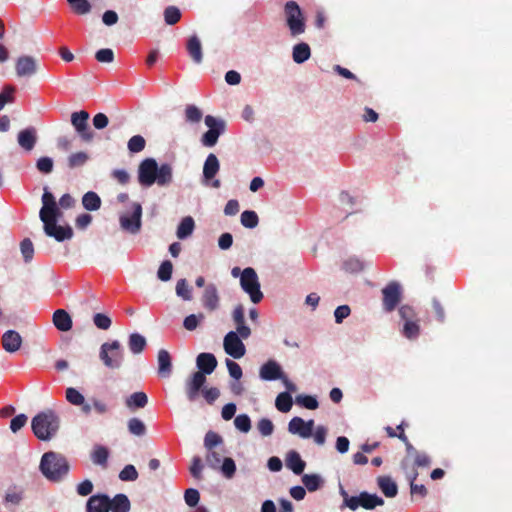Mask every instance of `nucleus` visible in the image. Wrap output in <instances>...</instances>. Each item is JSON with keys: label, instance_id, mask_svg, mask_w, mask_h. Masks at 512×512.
Returning <instances> with one entry per match:
<instances>
[{"label": "nucleus", "instance_id": "nucleus-1", "mask_svg": "<svg viewBox=\"0 0 512 512\" xmlns=\"http://www.w3.org/2000/svg\"><path fill=\"white\" fill-rule=\"evenodd\" d=\"M41 202L42 207L39 211V218L43 223L45 234L55 238L59 242L72 238L73 231L71 227L59 226L57 225V221L62 216L61 208H72L75 205V199L70 194L66 193L62 195L57 203L54 195L45 187Z\"/></svg>", "mask_w": 512, "mask_h": 512}, {"label": "nucleus", "instance_id": "nucleus-2", "mask_svg": "<svg viewBox=\"0 0 512 512\" xmlns=\"http://www.w3.org/2000/svg\"><path fill=\"white\" fill-rule=\"evenodd\" d=\"M232 320L236 330L229 331L223 339V348L226 354L234 359H240L246 354V347L243 339L251 336V329L245 323V309L242 304H238L232 311Z\"/></svg>", "mask_w": 512, "mask_h": 512}, {"label": "nucleus", "instance_id": "nucleus-3", "mask_svg": "<svg viewBox=\"0 0 512 512\" xmlns=\"http://www.w3.org/2000/svg\"><path fill=\"white\" fill-rule=\"evenodd\" d=\"M138 181L144 187L155 183L161 187L169 186L173 181V167L169 163L158 166L154 158H146L139 164Z\"/></svg>", "mask_w": 512, "mask_h": 512}, {"label": "nucleus", "instance_id": "nucleus-4", "mask_svg": "<svg viewBox=\"0 0 512 512\" xmlns=\"http://www.w3.org/2000/svg\"><path fill=\"white\" fill-rule=\"evenodd\" d=\"M39 470L49 481L59 482L68 474L69 464L63 455L49 451L42 455Z\"/></svg>", "mask_w": 512, "mask_h": 512}, {"label": "nucleus", "instance_id": "nucleus-5", "mask_svg": "<svg viewBox=\"0 0 512 512\" xmlns=\"http://www.w3.org/2000/svg\"><path fill=\"white\" fill-rule=\"evenodd\" d=\"M60 427V418L53 410H45L32 418L31 428L41 441H49L56 436Z\"/></svg>", "mask_w": 512, "mask_h": 512}, {"label": "nucleus", "instance_id": "nucleus-6", "mask_svg": "<svg viewBox=\"0 0 512 512\" xmlns=\"http://www.w3.org/2000/svg\"><path fill=\"white\" fill-rule=\"evenodd\" d=\"M120 228L132 235L140 232L142 227V206L138 202H129L119 212Z\"/></svg>", "mask_w": 512, "mask_h": 512}, {"label": "nucleus", "instance_id": "nucleus-7", "mask_svg": "<svg viewBox=\"0 0 512 512\" xmlns=\"http://www.w3.org/2000/svg\"><path fill=\"white\" fill-rule=\"evenodd\" d=\"M339 494L343 498L342 507H348L352 511L357 510L359 507L371 510L384 504V500L377 494L361 492L357 496H350L342 485H339Z\"/></svg>", "mask_w": 512, "mask_h": 512}, {"label": "nucleus", "instance_id": "nucleus-8", "mask_svg": "<svg viewBox=\"0 0 512 512\" xmlns=\"http://www.w3.org/2000/svg\"><path fill=\"white\" fill-rule=\"evenodd\" d=\"M286 24L292 37H298L306 29L305 18L295 1H288L284 8Z\"/></svg>", "mask_w": 512, "mask_h": 512}, {"label": "nucleus", "instance_id": "nucleus-9", "mask_svg": "<svg viewBox=\"0 0 512 512\" xmlns=\"http://www.w3.org/2000/svg\"><path fill=\"white\" fill-rule=\"evenodd\" d=\"M99 358L107 368H120L124 359L121 343L118 340L103 343L100 347Z\"/></svg>", "mask_w": 512, "mask_h": 512}, {"label": "nucleus", "instance_id": "nucleus-10", "mask_svg": "<svg viewBox=\"0 0 512 512\" xmlns=\"http://www.w3.org/2000/svg\"><path fill=\"white\" fill-rule=\"evenodd\" d=\"M205 125L208 127V131L202 135L201 143L205 147H214L218 138L226 130V122L224 119L207 115L204 118Z\"/></svg>", "mask_w": 512, "mask_h": 512}, {"label": "nucleus", "instance_id": "nucleus-11", "mask_svg": "<svg viewBox=\"0 0 512 512\" xmlns=\"http://www.w3.org/2000/svg\"><path fill=\"white\" fill-rule=\"evenodd\" d=\"M240 286L242 290L249 295L250 300L254 304L259 303L263 299L258 275L252 267L244 269V273L240 279Z\"/></svg>", "mask_w": 512, "mask_h": 512}, {"label": "nucleus", "instance_id": "nucleus-12", "mask_svg": "<svg viewBox=\"0 0 512 512\" xmlns=\"http://www.w3.org/2000/svg\"><path fill=\"white\" fill-rule=\"evenodd\" d=\"M220 170V162L217 156L213 153H210L203 165V174L201 183L205 186H209L212 188H219L221 186V182L219 179H216V175Z\"/></svg>", "mask_w": 512, "mask_h": 512}, {"label": "nucleus", "instance_id": "nucleus-13", "mask_svg": "<svg viewBox=\"0 0 512 512\" xmlns=\"http://www.w3.org/2000/svg\"><path fill=\"white\" fill-rule=\"evenodd\" d=\"M89 113L81 110L71 114V123L83 141L89 142L93 139V132L88 127Z\"/></svg>", "mask_w": 512, "mask_h": 512}, {"label": "nucleus", "instance_id": "nucleus-14", "mask_svg": "<svg viewBox=\"0 0 512 512\" xmlns=\"http://www.w3.org/2000/svg\"><path fill=\"white\" fill-rule=\"evenodd\" d=\"M201 305L207 312H214L220 307V294L216 284L208 283L201 294Z\"/></svg>", "mask_w": 512, "mask_h": 512}, {"label": "nucleus", "instance_id": "nucleus-15", "mask_svg": "<svg viewBox=\"0 0 512 512\" xmlns=\"http://www.w3.org/2000/svg\"><path fill=\"white\" fill-rule=\"evenodd\" d=\"M314 428V420L304 421L301 417H293L288 423V431L301 438H310Z\"/></svg>", "mask_w": 512, "mask_h": 512}, {"label": "nucleus", "instance_id": "nucleus-16", "mask_svg": "<svg viewBox=\"0 0 512 512\" xmlns=\"http://www.w3.org/2000/svg\"><path fill=\"white\" fill-rule=\"evenodd\" d=\"M284 371L281 365L273 359L265 362L259 369V377L263 381H275L283 378Z\"/></svg>", "mask_w": 512, "mask_h": 512}, {"label": "nucleus", "instance_id": "nucleus-17", "mask_svg": "<svg viewBox=\"0 0 512 512\" xmlns=\"http://www.w3.org/2000/svg\"><path fill=\"white\" fill-rule=\"evenodd\" d=\"M206 382V376L201 372H194L190 378L186 380V395L190 402H194L202 391V387Z\"/></svg>", "mask_w": 512, "mask_h": 512}, {"label": "nucleus", "instance_id": "nucleus-18", "mask_svg": "<svg viewBox=\"0 0 512 512\" xmlns=\"http://www.w3.org/2000/svg\"><path fill=\"white\" fill-rule=\"evenodd\" d=\"M382 293L384 309L387 312L393 311L400 301V285L392 282L383 289Z\"/></svg>", "mask_w": 512, "mask_h": 512}, {"label": "nucleus", "instance_id": "nucleus-19", "mask_svg": "<svg viewBox=\"0 0 512 512\" xmlns=\"http://www.w3.org/2000/svg\"><path fill=\"white\" fill-rule=\"evenodd\" d=\"M15 69L18 77H30L37 72V62L32 56H21L16 61Z\"/></svg>", "mask_w": 512, "mask_h": 512}, {"label": "nucleus", "instance_id": "nucleus-20", "mask_svg": "<svg viewBox=\"0 0 512 512\" xmlns=\"http://www.w3.org/2000/svg\"><path fill=\"white\" fill-rule=\"evenodd\" d=\"M158 375L161 378H169L173 371L172 358L165 349H160L157 354Z\"/></svg>", "mask_w": 512, "mask_h": 512}, {"label": "nucleus", "instance_id": "nucleus-21", "mask_svg": "<svg viewBox=\"0 0 512 512\" xmlns=\"http://www.w3.org/2000/svg\"><path fill=\"white\" fill-rule=\"evenodd\" d=\"M17 142L25 151H31L37 143V130L34 127H28L18 133Z\"/></svg>", "mask_w": 512, "mask_h": 512}, {"label": "nucleus", "instance_id": "nucleus-22", "mask_svg": "<svg viewBox=\"0 0 512 512\" xmlns=\"http://www.w3.org/2000/svg\"><path fill=\"white\" fill-rule=\"evenodd\" d=\"M25 491L22 487L13 486L10 487L4 496L3 503L10 510L14 511L15 508L24 499Z\"/></svg>", "mask_w": 512, "mask_h": 512}, {"label": "nucleus", "instance_id": "nucleus-23", "mask_svg": "<svg viewBox=\"0 0 512 512\" xmlns=\"http://www.w3.org/2000/svg\"><path fill=\"white\" fill-rule=\"evenodd\" d=\"M22 344L21 335L15 330H8L2 336V346L6 352L14 353L18 351Z\"/></svg>", "mask_w": 512, "mask_h": 512}, {"label": "nucleus", "instance_id": "nucleus-24", "mask_svg": "<svg viewBox=\"0 0 512 512\" xmlns=\"http://www.w3.org/2000/svg\"><path fill=\"white\" fill-rule=\"evenodd\" d=\"M110 498L104 494L93 495L89 498L87 512H109Z\"/></svg>", "mask_w": 512, "mask_h": 512}, {"label": "nucleus", "instance_id": "nucleus-25", "mask_svg": "<svg viewBox=\"0 0 512 512\" xmlns=\"http://www.w3.org/2000/svg\"><path fill=\"white\" fill-rule=\"evenodd\" d=\"M198 372L210 375L217 367V359L212 353H200L196 359Z\"/></svg>", "mask_w": 512, "mask_h": 512}, {"label": "nucleus", "instance_id": "nucleus-26", "mask_svg": "<svg viewBox=\"0 0 512 512\" xmlns=\"http://www.w3.org/2000/svg\"><path fill=\"white\" fill-rule=\"evenodd\" d=\"M188 55L195 64H201L203 61L202 44L197 35L189 37L186 43Z\"/></svg>", "mask_w": 512, "mask_h": 512}, {"label": "nucleus", "instance_id": "nucleus-27", "mask_svg": "<svg viewBox=\"0 0 512 512\" xmlns=\"http://www.w3.org/2000/svg\"><path fill=\"white\" fill-rule=\"evenodd\" d=\"M285 463L287 468L296 475L302 474L306 467V462L302 460L300 454L295 450H291L287 453Z\"/></svg>", "mask_w": 512, "mask_h": 512}, {"label": "nucleus", "instance_id": "nucleus-28", "mask_svg": "<svg viewBox=\"0 0 512 512\" xmlns=\"http://www.w3.org/2000/svg\"><path fill=\"white\" fill-rule=\"evenodd\" d=\"M53 324L58 330L66 332L72 328V319L65 310L58 309L53 314Z\"/></svg>", "mask_w": 512, "mask_h": 512}, {"label": "nucleus", "instance_id": "nucleus-29", "mask_svg": "<svg viewBox=\"0 0 512 512\" xmlns=\"http://www.w3.org/2000/svg\"><path fill=\"white\" fill-rule=\"evenodd\" d=\"M311 56V49L310 46L305 43L301 42L293 46L292 49V59L297 64H302L305 61H307Z\"/></svg>", "mask_w": 512, "mask_h": 512}, {"label": "nucleus", "instance_id": "nucleus-30", "mask_svg": "<svg viewBox=\"0 0 512 512\" xmlns=\"http://www.w3.org/2000/svg\"><path fill=\"white\" fill-rule=\"evenodd\" d=\"M91 460L95 465L103 468L107 467V460L109 457V450L103 445H95L91 451Z\"/></svg>", "mask_w": 512, "mask_h": 512}, {"label": "nucleus", "instance_id": "nucleus-31", "mask_svg": "<svg viewBox=\"0 0 512 512\" xmlns=\"http://www.w3.org/2000/svg\"><path fill=\"white\" fill-rule=\"evenodd\" d=\"M194 228V219L191 216H186L180 221L177 227L176 235L179 239L184 240L192 235Z\"/></svg>", "mask_w": 512, "mask_h": 512}, {"label": "nucleus", "instance_id": "nucleus-32", "mask_svg": "<svg viewBox=\"0 0 512 512\" xmlns=\"http://www.w3.org/2000/svg\"><path fill=\"white\" fill-rule=\"evenodd\" d=\"M130 501L125 494H117L113 499H110L109 510L112 512H129Z\"/></svg>", "mask_w": 512, "mask_h": 512}, {"label": "nucleus", "instance_id": "nucleus-33", "mask_svg": "<svg viewBox=\"0 0 512 512\" xmlns=\"http://www.w3.org/2000/svg\"><path fill=\"white\" fill-rule=\"evenodd\" d=\"M146 338L139 333H132L128 338V347L133 354H140L146 347Z\"/></svg>", "mask_w": 512, "mask_h": 512}, {"label": "nucleus", "instance_id": "nucleus-34", "mask_svg": "<svg viewBox=\"0 0 512 512\" xmlns=\"http://www.w3.org/2000/svg\"><path fill=\"white\" fill-rule=\"evenodd\" d=\"M378 486L386 497H395L398 493L397 484L390 477H379Z\"/></svg>", "mask_w": 512, "mask_h": 512}, {"label": "nucleus", "instance_id": "nucleus-35", "mask_svg": "<svg viewBox=\"0 0 512 512\" xmlns=\"http://www.w3.org/2000/svg\"><path fill=\"white\" fill-rule=\"evenodd\" d=\"M302 483L309 492H315L323 486L324 480L319 474H304Z\"/></svg>", "mask_w": 512, "mask_h": 512}, {"label": "nucleus", "instance_id": "nucleus-36", "mask_svg": "<svg viewBox=\"0 0 512 512\" xmlns=\"http://www.w3.org/2000/svg\"><path fill=\"white\" fill-rule=\"evenodd\" d=\"M82 204L86 210L96 211L101 206V199L97 193L89 191L83 195Z\"/></svg>", "mask_w": 512, "mask_h": 512}, {"label": "nucleus", "instance_id": "nucleus-37", "mask_svg": "<svg viewBox=\"0 0 512 512\" xmlns=\"http://www.w3.org/2000/svg\"><path fill=\"white\" fill-rule=\"evenodd\" d=\"M147 402L148 398L144 392H135L126 399V406L130 409L143 408Z\"/></svg>", "mask_w": 512, "mask_h": 512}, {"label": "nucleus", "instance_id": "nucleus-38", "mask_svg": "<svg viewBox=\"0 0 512 512\" xmlns=\"http://www.w3.org/2000/svg\"><path fill=\"white\" fill-rule=\"evenodd\" d=\"M175 292L178 297H180L184 301H191L192 296V288L188 285L186 279H179L176 283Z\"/></svg>", "mask_w": 512, "mask_h": 512}, {"label": "nucleus", "instance_id": "nucleus-39", "mask_svg": "<svg viewBox=\"0 0 512 512\" xmlns=\"http://www.w3.org/2000/svg\"><path fill=\"white\" fill-rule=\"evenodd\" d=\"M292 405V397L288 392H282L276 397L275 406L280 412H289L292 408Z\"/></svg>", "mask_w": 512, "mask_h": 512}, {"label": "nucleus", "instance_id": "nucleus-40", "mask_svg": "<svg viewBox=\"0 0 512 512\" xmlns=\"http://www.w3.org/2000/svg\"><path fill=\"white\" fill-rule=\"evenodd\" d=\"M184 114L185 120L191 124L199 123L203 117L202 110L194 104L187 105Z\"/></svg>", "mask_w": 512, "mask_h": 512}, {"label": "nucleus", "instance_id": "nucleus-41", "mask_svg": "<svg viewBox=\"0 0 512 512\" xmlns=\"http://www.w3.org/2000/svg\"><path fill=\"white\" fill-rule=\"evenodd\" d=\"M89 160V155L86 152H76L71 154L67 161L70 169H75L84 166Z\"/></svg>", "mask_w": 512, "mask_h": 512}, {"label": "nucleus", "instance_id": "nucleus-42", "mask_svg": "<svg viewBox=\"0 0 512 512\" xmlns=\"http://www.w3.org/2000/svg\"><path fill=\"white\" fill-rule=\"evenodd\" d=\"M217 470H220V472L225 478L231 479L234 477L236 472L235 461L230 457H226L223 459L222 463L220 464V467Z\"/></svg>", "mask_w": 512, "mask_h": 512}, {"label": "nucleus", "instance_id": "nucleus-43", "mask_svg": "<svg viewBox=\"0 0 512 512\" xmlns=\"http://www.w3.org/2000/svg\"><path fill=\"white\" fill-rule=\"evenodd\" d=\"M241 224L246 228H255L258 225L259 219L256 212L252 210H246L241 214Z\"/></svg>", "mask_w": 512, "mask_h": 512}, {"label": "nucleus", "instance_id": "nucleus-44", "mask_svg": "<svg viewBox=\"0 0 512 512\" xmlns=\"http://www.w3.org/2000/svg\"><path fill=\"white\" fill-rule=\"evenodd\" d=\"M181 18V11L176 6H168L164 10V20L167 25L176 24Z\"/></svg>", "mask_w": 512, "mask_h": 512}, {"label": "nucleus", "instance_id": "nucleus-45", "mask_svg": "<svg viewBox=\"0 0 512 512\" xmlns=\"http://www.w3.org/2000/svg\"><path fill=\"white\" fill-rule=\"evenodd\" d=\"M20 250L23 256V259L26 263L30 262L34 256V246L32 241L29 238H25L20 243Z\"/></svg>", "mask_w": 512, "mask_h": 512}, {"label": "nucleus", "instance_id": "nucleus-46", "mask_svg": "<svg viewBox=\"0 0 512 512\" xmlns=\"http://www.w3.org/2000/svg\"><path fill=\"white\" fill-rule=\"evenodd\" d=\"M65 396L67 401L72 405L80 406L84 404V396L73 387H69L66 389Z\"/></svg>", "mask_w": 512, "mask_h": 512}, {"label": "nucleus", "instance_id": "nucleus-47", "mask_svg": "<svg viewBox=\"0 0 512 512\" xmlns=\"http://www.w3.org/2000/svg\"><path fill=\"white\" fill-rule=\"evenodd\" d=\"M128 430L136 436H143L146 433L145 424L138 418H131L128 421Z\"/></svg>", "mask_w": 512, "mask_h": 512}, {"label": "nucleus", "instance_id": "nucleus-48", "mask_svg": "<svg viewBox=\"0 0 512 512\" xmlns=\"http://www.w3.org/2000/svg\"><path fill=\"white\" fill-rule=\"evenodd\" d=\"M145 144V139L141 135H135L129 139L127 146L131 153H138L145 148Z\"/></svg>", "mask_w": 512, "mask_h": 512}, {"label": "nucleus", "instance_id": "nucleus-49", "mask_svg": "<svg viewBox=\"0 0 512 512\" xmlns=\"http://www.w3.org/2000/svg\"><path fill=\"white\" fill-rule=\"evenodd\" d=\"M234 425L239 431L248 433L251 429L250 417L247 414H240L235 417Z\"/></svg>", "mask_w": 512, "mask_h": 512}, {"label": "nucleus", "instance_id": "nucleus-50", "mask_svg": "<svg viewBox=\"0 0 512 512\" xmlns=\"http://www.w3.org/2000/svg\"><path fill=\"white\" fill-rule=\"evenodd\" d=\"M173 265L169 260L163 261L158 269L157 276L161 281H169L172 277Z\"/></svg>", "mask_w": 512, "mask_h": 512}, {"label": "nucleus", "instance_id": "nucleus-51", "mask_svg": "<svg viewBox=\"0 0 512 512\" xmlns=\"http://www.w3.org/2000/svg\"><path fill=\"white\" fill-rule=\"evenodd\" d=\"M203 319H204L203 313H199L197 315L190 314L187 317H185V319L183 321V326L188 331H194L198 327L199 322L202 321Z\"/></svg>", "mask_w": 512, "mask_h": 512}, {"label": "nucleus", "instance_id": "nucleus-52", "mask_svg": "<svg viewBox=\"0 0 512 512\" xmlns=\"http://www.w3.org/2000/svg\"><path fill=\"white\" fill-rule=\"evenodd\" d=\"M296 403L306 409L314 410L318 408V401L315 397L310 395H298Z\"/></svg>", "mask_w": 512, "mask_h": 512}, {"label": "nucleus", "instance_id": "nucleus-53", "mask_svg": "<svg viewBox=\"0 0 512 512\" xmlns=\"http://www.w3.org/2000/svg\"><path fill=\"white\" fill-rule=\"evenodd\" d=\"M93 323L98 329L108 330L111 327L112 321L106 314L96 313L93 316Z\"/></svg>", "mask_w": 512, "mask_h": 512}, {"label": "nucleus", "instance_id": "nucleus-54", "mask_svg": "<svg viewBox=\"0 0 512 512\" xmlns=\"http://www.w3.org/2000/svg\"><path fill=\"white\" fill-rule=\"evenodd\" d=\"M257 429L262 436L267 437L274 432V424L270 419L262 418L257 423Z\"/></svg>", "mask_w": 512, "mask_h": 512}, {"label": "nucleus", "instance_id": "nucleus-55", "mask_svg": "<svg viewBox=\"0 0 512 512\" xmlns=\"http://www.w3.org/2000/svg\"><path fill=\"white\" fill-rule=\"evenodd\" d=\"M224 458H222V455L214 450H208V453L206 455V462L208 466L214 470H217L220 467V464L222 463Z\"/></svg>", "mask_w": 512, "mask_h": 512}, {"label": "nucleus", "instance_id": "nucleus-56", "mask_svg": "<svg viewBox=\"0 0 512 512\" xmlns=\"http://www.w3.org/2000/svg\"><path fill=\"white\" fill-rule=\"evenodd\" d=\"M73 10L78 14H87L91 10V5L87 0H67Z\"/></svg>", "mask_w": 512, "mask_h": 512}, {"label": "nucleus", "instance_id": "nucleus-57", "mask_svg": "<svg viewBox=\"0 0 512 512\" xmlns=\"http://www.w3.org/2000/svg\"><path fill=\"white\" fill-rule=\"evenodd\" d=\"M53 159L50 157H41L36 162V168L39 172L49 174L53 171Z\"/></svg>", "mask_w": 512, "mask_h": 512}, {"label": "nucleus", "instance_id": "nucleus-58", "mask_svg": "<svg viewBox=\"0 0 512 512\" xmlns=\"http://www.w3.org/2000/svg\"><path fill=\"white\" fill-rule=\"evenodd\" d=\"M204 465L202 463V460L199 456H194L192 459L191 466L189 468L191 475L197 479H202V471H203Z\"/></svg>", "mask_w": 512, "mask_h": 512}, {"label": "nucleus", "instance_id": "nucleus-59", "mask_svg": "<svg viewBox=\"0 0 512 512\" xmlns=\"http://www.w3.org/2000/svg\"><path fill=\"white\" fill-rule=\"evenodd\" d=\"M403 334L408 339H414L419 335V325L414 321H406L403 326Z\"/></svg>", "mask_w": 512, "mask_h": 512}, {"label": "nucleus", "instance_id": "nucleus-60", "mask_svg": "<svg viewBox=\"0 0 512 512\" xmlns=\"http://www.w3.org/2000/svg\"><path fill=\"white\" fill-rule=\"evenodd\" d=\"M225 363L229 375L235 380H240L241 377L243 376V371L240 365L231 359H226Z\"/></svg>", "mask_w": 512, "mask_h": 512}, {"label": "nucleus", "instance_id": "nucleus-61", "mask_svg": "<svg viewBox=\"0 0 512 512\" xmlns=\"http://www.w3.org/2000/svg\"><path fill=\"white\" fill-rule=\"evenodd\" d=\"M119 478L122 481H135L138 478V472L133 465L129 464L122 469Z\"/></svg>", "mask_w": 512, "mask_h": 512}, {"label": "nucleus", "instance_id": "nucleus-62", "mask_svg": "<svg viewBox=\"0 0 512 512\" xmlns=\"http://www.w3.org/2000/svg\"><path fill=\"white\" fill-rule=\"evenodd\" d=\"M343 268L348 272H359L363 269V263L356 257H350L344 261Z\"/></svg>", "mask_w": 512, "mask_h": 512}, {"label": "nucleus", "instance_id": "nucleus-63", "mask_svg": "<svg viewBox=\"0 0 512 512\" xmlns=\"http://www.w3.org/2000/svg\"><path fill=\"white\" fill-rule=\"evenodd\" d=\"M184 499H185L186 504L189 507L197 506V504L200 500L199 491L194 488L187 489L184 493Z\"/></svg>", "mask_w": 512, "mask_h": 512}, {"label": "nucleus", "instance_id": "nucleus-64", "mask_svg": "<svg viewBox=\"0 0 512 512\" xmlns=\"http://www.w3.org/2000/svg\"><path fill=\"white\" fill-rule=\"evenodd\" d=\"M222 442V438L221 436H219L217 433L215 432H208L206 435H205V438H204V446L208 449V450H212L215 446H217L218 444H220Z\"/></svg>", "mask_w": 512, "mask_h": 512}]
</instances>
